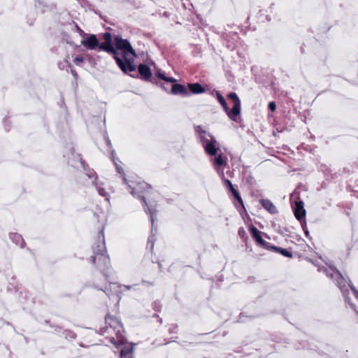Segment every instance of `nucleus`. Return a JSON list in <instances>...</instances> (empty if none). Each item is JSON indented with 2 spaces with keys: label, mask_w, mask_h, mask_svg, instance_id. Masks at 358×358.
<instances>
[{
  "label": "nucleus",
  "mask_w": 358,
  "mask_h": 358,
  "mask_svg": "<svg viewBox=\"0 0 358 358\" xmlns=\"http://www.w3.org/2000/svg\"><path fill=\"white\" fill-rule=\"evenodd\" d=\"M128 187L131 189L130 193L133 196H136L138 199H139L141 201H142L143 206H144V210L149 213L150 215V219L152 224V229H151V234H153L154 233V229L153 225L154 222L156 220V214H157V204L155 202H150L149 203L147 202V199H149L148 196H145L144 195H141V193H143L144 192H146L147 190L151 189V186L144 182H137L135 186H131L129 183ZM154 235H152L148 238L147 246L150 245L151 250L153 249L154 247Z\"/></svg>",
  "instance_id": "1"
},
{
  "label": "nucleus",
  "mask_w": 358,
  "mask_h": 358,
  "mask_svg": "<svg viewBox=\"0 0 358 358\" xmlns=\"http://www.w3.org/2000/svg\"><path fill=\"white\" fill-rule=\"evenodd\" d=\"M115 49L118 52H122L121 56L119 55V59L122 62V64L118 66L122 72L127 73L128 72L135 71L136 65L134 64V59L130 57L131 55L134 57H137L135 50L132 48L130 42L127 39H123L120 36H115L114 38Z\"/></svg>",
  "instance_id": "2"
},
{
  "label": "nucleus",
  "mask_w": 358,
  "mask_h": 358,
  "mask_svg": "<svg viewBox=\"0 0 358 358\" xmlns=\"http://www.w3.org/2000/svg\"><path fill=\"white\" fill-rule=\"evenodd\" d=\"M92 249L94 255L91 257V261L92 264H96L97 268L108 280V275L107 272L110 268V259L107 255L103 229L99 233L98 239Z\"/></svg>",
  "instance_id": "3"
},
{
  "label": "nucleus",
  "mask_w": 358,
  "mask_h": 358,
  "mask_svg": "<svg viewBox=\"0 0 358 358\" xmlns=\"http://www.w3.org/2000/svg\"><path fill=\"white\" fill-rule=\"evenodd\" d=\"M203 146L206 153L212 157L210 162L217 173L224 175V168L227 166V158L220 151V143L211 136L210 139L203 137Z\"/></svg>",
  "instance_id": "4"
},
{
  "label": "nucleus",
  "mask_w": 358,
  "mask_h": 358,
  "mask_svg": "<svg viewBox=\"0 0 358 358\" xmlns=\"http://www.w3.org/2000/svg\"><path fill=\"white\" fill-rule=\"evenodd\" d=\"M106 327L104 330L101 329L99 332L100 334L104 333L108 334L109 336H122L124 333V328L122 324L116 317H110L109 315L105 317Z\"/></svg>",
  "instance_id": "5"
},
{
  "label": "nucleus",
  "mask_w": 358,
  "mask_h": 358,
  "mask_svg": "<svg viewBox=\"0 0 358 358\" xmlns=\"http://www.w3.org/2000/svg\"><path fill=\"white\" fill-rule=\"evenodd\" d=\"M102 38L104 40L103 43H101L99 50H103L108 54L113 55L117 66L122 64L121 60L119 59V52H117L112 43V36L109 32H105L102 34Z\"/></svg>",
  "instance_id": "6"
},
{
  "label": "nucleus",
  "mask_w": 358,
  "mask_h": 358,
  "mask_svg": "<svg viewBox=\"0 0 358 358\" xmlns=\"http://www.w3.org/2000/svg\"><path fill=\"white\" fill-rule=\"evenodd\" d=\"M320 271L324 272L327 277L335 280L337 286L341 289L345 299H348L347 294L348 293V291L347 289L345 291L343 289V287H345V285L343 284V285L342 284L344 282L345 280L340 271L334 267H329V268H320Z\"/></svg>",
  "instance_id": "7"
},
{
  "label": "nucleus",
  "mask_w": 358,
  "mask_h": 358,
  "mask_svg": "<svg viewBox=\"0 0 358 358\" xmlns=\"http://www.w3.org/2000/svg\"><path fill=\"white\" fill-rule=\"evenodd\" d=\"M138 73L141 79L145 81H149L155 85H159L156 78H152V73L150 68L145 64H140L138 66Z\"/></svg>",
  "instance_id": "8"
},
{
  "label": "nucleus",
  "mask_w": 358,
  "mask_h": 358,
  "mask_svg": "<svg viewBox=\"0 0 358 358\" xmlns=\"http://www.w3.org/2000/svg\"><path fill=\"white\" fill-rule=\"evenodd\" d=\"M228 97L234 101L233 107L229 113V117L234 121H236L237 117L241 113V101L235 92H230Z\"/></svg>",
  "instance_id": "9"
},
{
  "label": "nucleus",
  "mask_w": 358,
  "mask_h": 358,
  "mask_svg": "<svg viewBox=\"0 0 358 358\" xmlns=\"http://www.w3.org/2000/svg\"><path fill=\"white\" fill-rule=\"evenodd\" d=\"M250 231L251 233L252 237L254 238V240L256 241L257 244L264 248L266 249H271V246L269 245L270 243L265 241L261 234L262 231L258 230L255 227L251 226L250 228Z\"/></svg>",
  "instance_id": "10"
},
{
  "label": "nucleus",
  "mask_w": 358,
  "mask_h": 358,
  "mask_svg": "<svg viewBox=\"0 0 358 358\" xmlns=\"http://www.w3.org/2000/svg\"><path fill=\"white\" fill-rule=\"evenodd\" d=\"M82 45L89 50L99 49L101 43L94 34H90L87 38L82 41Z\"/></svg>",
  "instance_id": "11"
},
{
  "label": "nucleus",
  "mask_w": 358,
  "mask_h": 358,
  "mask_svg": "<svg viewBox=\"0 0 358 358\" xmlns=\"http://www.w3.org/2000/svg\"><path fill=\"white\" fill-rule=\"evenodd\" d=\"M294 213L296 218L301 222L306 215V210L303 208V203L302 201H295Z\"/></svg>",
  "instance_id": "12"
},
{
  "label": "nucleus",
  "mask_w": 358,
  "mask_h": 358,
  "mask_svg": "<svg viewBox=\"0 0 358 358\" xmlns=\"http://www.w3.org/2000/svg\"><path fill=\"white\" fill-rule=\"evenodd\" d=\"M171 94L176 95L179 94L183 96L189 95V92L187 89L184 85L176 83V82H175L171 86Z\"/></svg>",
  "instance_id": "13"
},
{
  "label": "nucleus",
  "mask_w": 358,
  "mask_h": 358,
  "mask_svg": "<svg viewBox=\"0 0 358 358\" xmlns=\"http://www.w3.org/2000/svg\"><path fill=\"white\" fill-rule=\"evenodd\" d=\"M153 78H156L157 80L159 83H162L161 80L166 82V85H170L171 83L176 82V80L175 78L166 76L165 73L162 71L161 69H158L157 71V72L155 73V76H154Z\"/></svg>",
  "instance_id": "14"
},
{
  "label": "nucleus",
  "mask_w": 358,
  "mask_h": 358,
  "mask_svg": "<svg viewBox=\"0 0 358 358\" xmlns=\"http://www.w3.org/2000/svg\"><path fill=\"white\" fill-rule=\"evenodd\" d=\"M262 206L271 214H276L278 210L273 203L268 199H262L259 201Z\"/></svg>",
  "instance_id": "15"
},
{
  "label": "nucleus",
  "mask_w": 358,
  "mask_h": 358,
  "mask_svg": "<svg viewBox=\"0 0 358 358\" xmlns=\"http://www.w3.org/2000/svg\"><path fill=\"white\" fill-rule=\"evenodd\" d=\"M93 185L95 186L99 194L105 197L106 201H109V195L108 193L105 190V189L102 187L103 183L98 181V178L96 177L95 180L93 181Z\"/></svg>",
  "instance_id": "16"
},
{
  "label": "nucleus",
  "mask_w": 358,
  "mask_h": 358,
  "mask_svg": "<svg viewBox=\"0 0 358 358\" xmlns=\"http://www.w3.org/2000/svg\"><path fill=\"white\" fill-rule=\"evenodd\" d=\"M9 237L15 245H19L21 248L25 246L26 243L24 240L18 233H10Z\"/></svg>",
  "instance_id": "17"
},
{
  "label": "nucleus",
  "mask_w": 358,
  "mask_h": 358,
  "mask_svg": "<svg viewBox=\"0 0 358 358\" xmlns=\"http://www.w3.org/2000/svg\"><path fill=\"white\" fill-rule=\"evenodd\" d=\"M111 156H112V160L113 161V162L115 164V166L116 167L117 172L121 174L124 182L125 184H128V181L126 178L125 174H124L122 167L119 164H117L115 161V150H113L111 151Z\"/></svg>",
  "instance_id": "18"
},
{
  "label": "nucleus",
  "mask_w": 358,
  "mask_h": 358,
  "mask_svg": "<svg viewBox=\"0 0 358 358\" xmlns=\"http://www.w3.org/2000/svg\"><path fill=\"white\" fill-rule=\"evenodd\" d=\"M188 87L189 90V94L201 93V84L199 83L194 84H188Z\"/></svg>",
  "instance_id": "19"
},
{
  "label": "nucleus",
  "mask_w": 358,
  "mask_h": 358,
  "mask_svg": "<svg viewBox=\"0 0 358 358\" xmlns=\"http://www.w3.org/2000/svg\"><path fill=\"white\" fill-rule=\"evenodd\" d=\"M216 95L219 103L222 106L224 110L229 116V113L230 112L231 110L229 108L224 98L218 92H216Z\"/></svg>",
  "instance_id": "20"
},
{
  "label": "nucleus",
  "mask_w": 358,
  "mask_h": 358,
  "mask_svg": "<svg viewBox=\"0 0 358 358\" xmlns=\"http://www.w3.org/2000/svg\"><path fill=\"white\" fill-rule=\"evenodd\" d=\"M271 249L278 252L279 253H280L281 255H282L285 257H292V252H290L289 251H288L286 249L278 248L276 246H271Z\"/></svg>",
  "instance_id": "21"
},
{
  "label": "nucleus",
  "mask_w": 358,
  "mask_h": 358,
  "mask_svg": "<svg viewBox=\"0 0 358 358\" xmlns=\"http://www.w3.org/2000/svg\"><path fill=\"white\" fill-rule=\"evenodd\" d=\"M229 191L232 193V194L236 198V199L238 201V203H241L242 206H243V200H242L238 192L234 188V186H233V189H229Z\"/></svg>",
  "instance_id": "22"
},
{
  "label": "nucleus",
  "mask_w": 358,
  "mask_h": 358,
  "mask_svg": "<svg viewBox=\"0 0 358 358\" xmlns=\"http://www.w3.org/2000/svg\"><path fill=\"white\" fill-rule=\"evenodd\" d=\"M229 191L232 193V194L236 198V199L238 201V203H241L242 206H243V200H242L238 192L234 188V186H233V189H229Z\"/></svg>",
  "instance_id": "23"
},
{
  "label": "nucleus",
  "mask_w": 358,
  "mask_h": 358,
  "mask_svg": "<svg viewBox=\"0 0 358 358\" xmlns=\"http://www.w3.org/2000/svg\"><path fill=\"white\" fill-rule=\"evenodd\" d=\"M174 83H171L170 85H166V82L164 83H159V85H157V86H159L163 90L168 93L171 92V86L173 85Z\"/></svg>",
  "instance_id": "24"
},
{
  "label": "nucleus",
  "mask_w": 358,
  "mask_h": 358,
  "mask_svg": "<svg viewBox=\"0 0 358 358\" xmlns=\"http://www.w3.org/2000/svg\"><path fill=\"white\" fill-rule=\"evenodd\" d=\"M218 173L220 176V177L222 178L224 186L227 188H228L229 189H233V186H234L233 184L231 183V182L229 180H228V179L224 178V174L222 176V175L221 174V172H220Z\"/></svg>",
  "instance_id": "25"
},
{
  "label": "nucleus",
  "mask_w": 358,
  "mask_h": 358,
  "mask_svg": "<svg viewBox=\"0 0 358 358\" xmlns=\"http://www.w3.org/2000/svg\"><path fill=\"white\" fill-rule=\"evenodd\" d=\"M152 309L155 310L156 312H161L162 305L160 301L157 300V301H153V303H152Z\"/></svg>",
  "instance_id": "26"
},
{
  "label": "nucleus",
  "mask_w": 358,
  "mask_h": 358,
  "mask_svg": "<svg viewBox=\"0 0 358 358\" xmlns=\"http://www.w3.org/2000/svg\"><path fill=\"white\" fill-rule=\"evenodd\" d=\"M133 352V347L129 348H124L120 351V357H126L127 355L132 353Z\"/></svg>",
  "instance_id": "27"
},
{
  "label": "nucleus",
  "mask_w": 358,
  "mask_h": 358,
  "mask_svg": "<svg viewBox=\"0 0 358 358\" xmlns=\"http://www.w3.org/2000/svg\"><path fill=\"white\" fill-rule=\"evenodd\" d=\"M194 128H195V131L198 135V136H197L198 140L199 141V142H201V127L199 125V126H195Z\"/></svg>",
  "instance_id": "28"
},
{
  "label": "nucleus",
  "mask_w": 358,
  "mask_h": 358,
  "mask_svg": "<svg viewBox=\"0 0 358 358\" xmlns=\"http://www.w3.org/2000/svg\"><path fill=\"white\" fill-rule=\"evenodd\" d=\"M62 38L66 41L67 43H71V41H70L71 37L66 32H62Z\"/></svg>",
  "instance_id": "29"
},
{
  "label": "nucleus",
  "mask_w": 358,
  "mask_h": 358,
  "mask_svg": "<svg viewBox=\"0 0 358 358\" xmlns=\"http://www.w3.org/2000/svg\"><path fill=\"white\" fill-rule=\"evenodd\" d=\"M86 175H87V176H88V178H93V177H94V176H95V178H96V177H97V176H96V173H95V171H94V170H92H92H91V169H88V170H87V173H86Z\"/></svg>",
  "instance_id": "30"
},
{
  "label": "nucleus",
  "mask_w": 358,
  "mask_h": 358,
  "mask_svg": "<svg viewBox=\"0 0 358 358\" xmlns=\"http://www.w3.org/2000/svg\"><path fill=\"white\" fill-rule=\"evenodd\" d=\"M268 107L271 111H275V110L276 109L275 103L274 101L269 102Z\"/></svg>",
  "instance_id": "31"
},
{
  "label": "nucleus",
  "mask_w": 358,
  "mask_h": 358,
  "mask_svg": "<svg viewBox=\"0 0 358 358\" xmlns=\"http://www.w3.org/2000/svg\"><path fill=\"white\" fill-rule=\"evenodd\" d=\"M73 25L76 28V30L80 33V35H85V34L84 33L83 30H82L79 26L76 23V22H73Z\"/></svg>",
  "instance_id": "32"
},
{
  "label": "nucleus",
  "mask_w": 358,
  "mask_h": 358,
  "mask_svg": "<svg viewBox=\"0 0 358 358\" xmlns=\"http://www.w3.org/2000/svg\"><path fill=\"white\" fill-rule=\"evenodd\" d=\"M83 62V58L80 56H78L76 57H75V59H73V62L76 64V65H79L80 63Z\"/></svg>",
  "instance_id": "33"
},
{
  "label": "nucleus",
  "mask_w": 358,
  "mask_h": 358,
  "mask_svg": "<svg viewBox=\"0 0 358 358\" xmlns=\"http://www.w3.org/2000/svg\"><path fill=\"white\" fill-rule=\"evenodd\" d=\"M104 139H105V141H106V143L107 146H108L109 148H110L112 147V143H111V142H110V139H109V137H108V134H106L104 135Z\"/></svg>",
  "instance_id": "34"
},
{
  "label": "nucleus",
  "mask_w": 358,
  "mask_h": 358,
  "mask_svg": "<svg viewBox=\"0 0 358 358\" xmlns=\"http://www.w3.org/2000/svg\"><path fill=\"white\" fill-rule=\"evenodd\" d=\"M238 235L242 238H243L245 235V231L243 227H241L238 229Z\"/></svg>",
  "instance_id": "35"
},
{
  "label": "nucleus",
  "mask_w": 358,
  "mask_h": 358,
  "mask_svg": "<svg viewBox=\"0 0 358 358\" xmlns=\"http://www.w3.org/2000/svg\"><path fill=\"white\" fill-rule=\"evenodd\" d=\"M348 285H349V287H350V289H352V291L354 292L355 296H356L357 295V292H358V290H357L355 289V287L352 285H351L350 283Z\"/></svg>",
  "instance_id": "36"
},
{
  "label": "nucleus",
  "mask_w": 358,
  "mask_h": 358,
  "mask_svg": "<svg viewBox=\"0 0 358 358\" xmlns=\"http://www.w3.org/2000/svg\"><path fill=\"white\" fill-rule=\"evenodd\" d=\"M142 282H143L144 285H148V286H152V285H154V282H149V281L142 280Z\"/></svg>",
  "instance_id": "37"
},
{
  "label": "nucleus",
  "mask_w": 358,
  "mask_h": 358,
  "mask_svg": "<svg viewBox=\"0 0 358 358\" xmlns=\"http://www.w3.org/2000/svg\"><path fill=\"white\" fill-rule=\"evenodd\" d=\"M80 163H81V165H82L83 168L84 169V170L86 171V167L88 166L87 164H86V162L83 159H81Z\"/></svg>",
  "instance_id": "38"
},
{
  "label": "nucleus",
  "mask_w": 358,
  "mask_h": 358,
  "mask_svg": "<svg viewBox=\"0 0 358 358\" xmlns=\"http://www.w3.org/2000/svg\"><path fill=\"white\" fill-rule=\"evenodd\" d=\"M71 73H72L73 76L76 79H77V78H78V73L76 71V70H75V69H71Z\"/></svg>",
  "instance_id": "39"
},
{
  "label": "nucleus",
  "mask_w": 358,
  "mask_h": 358,
  "mask_svg": "<svg viewBox=\"0 0 358 358\" xmlns=\"http://www.w3.org/2000/svg\"><path fill=\"white\" fill-rule=\"evenodd\" d=\"M302 227H303V230H304V233H305L306 236L307 237H308V236H309V232H308V229H307L306 228V227H305V226H303V224H302Z\"/></svg>",
  "instance_id": "40"
},
{
  "label": "nucleus",
  "mask_w": 358,
  "mask_h": 358,
  "mask_svg": "<svg viewBox=\"0 0 358 358\" xmlns=\"http://www.w3.org/2000/svg\"><path fill=\"white\" fill-rule=\"evenodd\" d=\"M169 333L170 334H176L177 332L173 330V329H169Z\"/></svg>",
  "instance_id": "41"
},
{
  "label": "nucleus",
  "mask_w": 358,
  "mask_h": 358,
  "mask_svg": "<svg viewBox=\"0 0 358 358\" xmlns=\"http://www.w3.org/2000/svg\"><path fill=\"white\" fill-rule=\"evenodd\" d=\"M61 330H62V328H61V327H57V329H56V331H57V333H62Z\"/></svg>",
  "instance_id": "42"
},
{
  "label": "nucleus",
  "mask_w": 358,
  "mask_h": 358,
  "mask_svg": "<svg viewBox=\"0 0 358 358\" xmlns=\"http://www.w3.org/2000/svg\"><path fill=\"white\" fill-rule=\"evenodd\" d=\"M58 66L60 69H63V66H62V63H59L58 64Z\"/></svg>",
  "instance_id": "43"
},
{
  "label": "nucleus",
  "mask_w": 358,
  "mask_h": 358,
  "mask_svg": "<svg viewBox=\"0 0 358 358\" xmlns=\"http://www.w3.org/2000/svg\"><path fill=\"white\" fill-rule=\"evenodd\" d=\"M62 333H63V334H69V331H68V330H64Z\"/></svg>",
  "instance_id": "44"
},
{
  "label": "nucleus",
  "mask_w": 358,
  "mask_h": 358,
  "mask_svg": "<svg viewBox=\"0 0 358 358\" xmlns=\"http://www.w3.org/2000/svg\"><path fill=\"white\" fill-rule=\"evenodd\" d=\"M164 15L166 16V17H169V14L167 12H164Z\"/></svg>",
  "instance_id": "45"
},
{
  "label": "nucleus",
  "mask_w": 358,
  "mask_h": 358,
  "mask_svg": "<svg viewBox=\"0 0 358 358\" xmlns=\"http://www.w3.org/2000/svg\"><path fill=\"white\" fill-rule=\"evenodd\" d=\"M153 317H157V318H159V315H158L157 314H154V315H153Z\"/></svg>",
  "instance_id": "46"
},
{
  "label": "nucleus",
  "mask_w": 358,
  "mask_h": 358,
  "mask_svg": "<svg viewBox=\"0 0 358 358\" xmlns=\"http://www.w3.org/2000/svg\"><path fill=\"white\" fill-rule=\"evenodd\" d=\"M202 90H203V93L206 92V88H205V87L203 85Z\"/></svg>",
  "instance_id": "47"
},
{
  "label": "nucleus",
  "mask_w": 358,
  "mask_h": 358,
  "mask_svg": "<svg viewBox=\"0 0 358 358\" xmlns=\"http://www.w3.org/2000/svg\"><path fill=\"white\" fill-rule=\"evenodd\" d=\"M159 322L160 323H162V318H159Z\"/></svg>",
  "instance_id": "48"
},
{
  "label": "nucleus",
  "mask_w": 358,
  "mask_h": 358,
  "mask_svg": "<svg viewBox=\"0 0 358 358\" xmlns=\"http://www.w3.org/2000/svg\"><path fill=\"white\" fill-rule=\"evenodd\" d=\"M98 289V287H96ZM99 290L105 292L103 289L99 288Z\"/></svg>",
  "instance_id": "49"
},
{
  "label": "nucleus",
  "mask_w": 358,
  "mask_h": 358,
  "mask_svg": "<svg viewBox=\"0 0 358 358\" xmlns=\"http://www.w3.org/2000/svg\"><path fill=\"white\" fill-rule=\"evenodd\" d=\"M355 297L358 299V292H357V295L355 296Z\"/></svg>",
  "instance_id": "50"
},
{
  "label": "nucleus",
  "mask_w": 358,
  "mask_h": 358,
  "mask_svg": "<svg viewBox=\"0 0 358 358\" xmlns=\"http://www.w3.org/2000/svg\"><path fill=\"white\" fill-rule=\"evenodd\" d=\"M177 327H178L176 325L173 327V329H176Z\"/></svg>",
  "instance_id": "51"
}]
</instances>
